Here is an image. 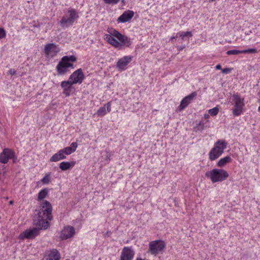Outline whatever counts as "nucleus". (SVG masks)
<instances>
[{"mask_svg":"<svg viewBox=\"0 0 260 260\" xmlns=\"http://www.w3.org/2000/svg\"><path fill=\"white\" fill-rule=\"evenodd\" d=\"M9 204H11V205L12 204H13V201H10Z\"/></svg>","mask_w":260,"mask_h":260,"instance_id":"obj_40","label":"nucleus"},{"mask_svg":"<svg viewBox=\"0 0 260 260\" xmlns=\"http://www.w3.org/2000/svg\"><path fill=\"white\" fill-rule=\"evenodd\" d=\"M232 160V158L229 156H226L223 158H220L217 163V166L219 167H223L226 164L231 162Z\"/></svg>","mask_w":260,"mask_h":260,"instance_id":"obj_23","label":"nucleus"},{"mask_svg":"<svg viewBox=\"0 0 260 260\" xmlns=\"http://www.w3.org/2000/svg\"><path fill=\"white\" fill-rule=\"evenodd\" d=\"M205 176L214 183L225 180L229 177V175L228 172L224 169L215 168L207 172Z\"/></svg>","mask_w":260,"mask_h":260,"instance_id":"obj_4","label":"nucleus"},{"mask_svg":"<svg viewBox=\"0 0 260 260\" xmlns=\"http://www.w3.org/2000/svg\"><path fill=\"white\" fill-rule=\"evenodd\" d=\"M205 128L204 124L200 121L193 127L196 132L202 131Z\"/></svg>","mask_w":260,"mask_h":260,"instance_id":"obj_28","label":"nucleus"},{"mask_svg":"<svg viewBox=\"0 0 260 260\" xmlns=\"http://www.w3.org/2000/svg\"><path fill=\"white\" fill-rule=\"evenodd\" d=\"M75 234V228L71 225L63 227L59 233V238L61 240H67L72 238Z\"/></svg>","mask_w":260,"mask_h":260,"instance_id":"obj_10","label":"nucleus"},{"mask_svg":"<svg viewBox=\"0 0 260 260\" xmlns=\"http://www.w3.org/2000/svg\"><path fill=\"white\" fill-rule=\"evenodd\" d=\"M51 181V174L50 173L46 174L45 176L41 179V182L44 184H48Z\"/></svg>","mask_w":260,"mask_h":260,"instance_id":"obj_26","label":"nucleus"},{"mask_svg":"<svg viewBox=\"0 0 260 260\" xmlns=\"http://www.w3.org/2000/svg\"><path fill=\"white\" fill-rule=\"evenodd\" d=\"M66 156L63 153V151L60 149L57 153H55L50 158V161L51 162H56L60 160L65 159Z\"/></svg>","mask_w":260,"mask_h":260,"instance_id":"obj_21","label":"nucleus"},{"mask_svg":"<svg viewBox=\"0 0 260 260\" xmlns=\"http://www.w3.org/2000/svg\"><path fill=\"white\" fill-rule=\"evenodd\" d=\"M73 83L70 81H63L61 82L60 86L63 89L62 93L66 96H69L75 91V88L73 86Z\"/></svg>","mask_w":260,"mask_h":260,"instance_id":"obj_13","label":"nucleus"},{"mask_svg":"<svg viewBox=\"0 0 260 260\" xmlns=\"http://www.w3.org/2000/svg\"><path fill=\"white\" fill-rule=\"evenodd\" d=\"M258 111L259 112H260V105H259V107H258Z\"/></svg>","mask_w":260,"mask_h":260,"instance_id":"obj_41","label":"nucleus"},{"mask_svg":"<svg viewBox=\"0 0 260 260\" xmlns=\"http://www.w3.org/2000/svg\"><path fill=\"white\" fill-rule=\"evenodd\" d=\"M219 111V109L217 106L208 110V113L212 116H214L217 115Z\"/></svg>","mask_w":260,"mask_h":260,"instance_id":"obj_27","label":"nucleus"},{"mask_svg":"<svg viewBox=\"0 0 260 260\" xmlns=\"http://www.w3.org/2000/svg\"><path fill=\"white\" fill-rule=\"evenodd\" d=\"M78 17L79 15L74 9L69 10L60 20V24L62 26L72 25Z\"/></svg>","mask_w":260,"mask_h":260,"instance_id":"obj_7","label":"nucleus"},{"mask_svg":"<svg viewBox=\"0 0 260 260\" xmlns=\"http://www.w3.org/2000/svg\"><path fill=\"white\" fill-rule=\"evenodd\" d=\"M230 100L234 106L232 111L233 115L234 116L240 115L242 113L245 107L244 98L237 94H235L231 97Z\"/></svg>","mask_w":260,"mask_h":260,"instance_id":"obj_6","label":"nucleus"},{"mask_svg":"<svg viewBox=\"0 0 260 260\" xmlns=\"http://www.w3.org/2000/svg\"><path fill=\"white\" fill-rule=\"evenodd\" d=\"M242 50H239L237 49L230 50L226 52V54L228 55H237L242 53Z\"/></svg>","mask_w":260,"mask_h":260,"instance_id":"obj_29","label":"nucleus"},{"mask_svg":"<svg viewBox=\"0 0 260 260\" xmlns=\"http://www.w3.org/2000/svg\"><path fill=\"white\" fill-rule=\"evenodd\" d=\"M165 247L164 241L155 240L149 243V251L151 254L156 255L162 252Z\"/></svg>","mask_w":260,"mask_h":260,"instance_id":"obj_8","label":"nucleus"},{"mask_svg":"<svg viewBox=\"0 0 260 260\" xmlns=\"http://www.w3.org/2000/svg\"><path fill=\"white\" fill-rule=\"evenodd\" d=\"M37 213L34 217V224L39 226V229L33 228L26 229L21 233L18 239L24 240L25 239H33L39 234V229H47L49 226L48 220L52 219V206L50 203L47 201H43L40 206V209L36 210Z\"/></svg>","mask_w":260,"mask_h":260,"instance_id":"obj_1","label":"nucleus"},{"mask_svg":"<svg viewBox=\"0 0 260 260\" xmlns=\"http://www.w3.org/2000/svg\"><path fill=\"white\" fill-rule=\"evenodd\" d=\"M111 104L110 102H108L107 104L104 105L103 107L100 108L96 112V115L98 116H103L111 111Z\"/></svg>","mask_w":260,"mask_h":260,"instance_id":"obj_18","label":"nucleus"},{"mask_svg":"<svg viewBox=\"0 0 260 260\" xmlns=\"http://www.w3.org/2000/svg\"><path fill=\"white\" fill-rule=\"evenodd\" d=\"M60 254L56 249H53L51 250L49 253L43 260H59Z\"/></svg>","mask_w":260,"mask_h":260,"instance_id":"obj_19","label":"nucleus"},{"mask_svg":"<svg viewBox=\"0 0 260 260\" xmlns=\"http://www.w3.org/2000/svg\"><path fill=\"white\" fill-rule=\"evenodd\" d=\"M105 36V39L115 47L119 48L122 46L129 47L131 45V39L122 35L118 31L113 30Z\"/></svg>","mask_w":260,"mask_h":260,"instance_id":"obj_2","label":"nucleus"},{"mask_svg":"<svg viewBox=\"0 0 260 260\" xmlns=\"http://www.w3.org/2000/svg\"><path fill=\"white\" fill-rule=\"evenodd\" d=\"M215 69L216 70H222L221 68V66L220 64H217L216 66H215Z\"/></svg>","mask_w":260,"mask_h":260,"instance_id":"obj_37","label":"nucleus"},{"mask_svg":"<svg viewBox=\"0 0 260 260\" xmlns=\"http://www.w3.org/2000/svg\"><path fill=\"white\" fill-rule=\"evenodd\" d=\"M232 71V68H225V69H223L221 70L222 73L223 74H225L231 73V72Z\"/></svg>","mask_w":260,"mask_h":260,"instance_id":"obj_33","label":"nucleus"},{"mask_svg":"<svg viewBox=\"0 0 260 260\" xmlns=\"http://www.w3.org/2000/svg\"><path fill=\"white\" fill-rule=\"evenodd\" d=\"M60 51V49L59 46L54 43L46 44L44 48L45 54L51 57L55 56Z\"/></svg>","mask_w":260,"mask_h":260,"instance_id":"obj_11","label":"nucleus"},{"mask_svg":"<svg viewBox=\"0 0 260 260\" xmlns=\"http://www.w3.org/2000/svg\"><path fill=\"white\" fill-rule=\"evenodd\" d=\"M209 115H210L209 113H208V114L205 113L204 115V117L205 119H208L209 118V116H210Z\"/></svg>","mask_w":260,"mask_h":260,"instance_id":"obj_36","label":"nucleus"},{"mask_svg":"<svg viewBox=\"0 0 260 260\" xmlns=\"http://www.w3.org/2000/svg\"><path fill=\"white\" fill-rule=\"evenodd\" d=\"M196 95L197 93L196 92H193L189 95L184 98L180 102V104L178 107V109L180 111H182L186 108Z\"/></svg>","mask_w":260,"mask_h":260,"instance_id":"obj_16","label":"nucleus"},{"mask_svg":"<svg viewBox=\"0 0 260 260\" xmlns=\"http://www.w3.org/2000/svg\"><path fill=\"white\" fill-rule=\"evenodd\" d=\"M5 179V174L0 173V185L4 182Z\"/></svg>","mask_w":260,"mask_h":260,"instance_id":"obj_34","label":"nucleus"},{"mask_svg":"<svg viewBox=\"0 0 260 260\" xmlns=\"http://www.w3.org/2000/svg\"><path fill=\"white\" fill-rule=\"evenodd\" d=\"M8 73H9V74H10L11 75H15L16 74V71L14 69H11L9 71Z\"/></svg>","mask_w":260,"mask_h":260,"instance_id":"obj_35","label":"nucleus"},{"mask_svg":"<svg viewBox=\"0 0 260 260\" xmlns=\"http://www.w3.org/2000/svg\"><path fill=\"white\" fill-rule=\"evenodd\" d=\"M227 147V143L224 140H219L216 142L213 147L209 152V158L213 161L220 156Z\"/></svg>","mask_w":260,"mask_h":260,"instance_id":"obj_5","label":"nucleus"},{"mask_svg":"<svg viewBox=\"0 0 260 260\" xmlns=\"http://www.w3.org/2000/svg\"><path fill=\"white\" fill-rule=\"evenodd\" d=\"M6 35V33L5 30L3 28H0V39L5 38Z\"/></svg>","mask_w":260,"mask_h":260,"instance_id":"obj_32","label":"nucleus"},{"mask_svg":"<svg viewBox=\"0 0 260 260\" xmlns=\"http://www.w3.org/2000/svg\"><path fill=\"white\" fill-rule=\"evenodd\" d=\"M85 76L81 69L74 71L69 77V80L74 84H80L84 79Z\"/></svg>","mask_w":260,"mask_h":260,"instance_id":"obj_9","label":"nucleus"},{"mask_svg":"<svg viewBox=\"0 0 260 260\" xmlns=\"http://www.w3.org/2000/svg\"><path fill=\"white\" fill-rule=\"evenodd\" d=\"M242 53H255L257 52L256 49L255 48H250L248 49H245L242 50Z\"/></svg>","mask_w":260,"mask_h":260,"instance_id":"obj_30","label":"nucleus"},{"mask_svg":"<svg viewBox=\"0 0 260 260\" xmlns=\"http://www.w3.org/2000/svg\"><path fill=\"white\" fill-rule=\"evenodd\" d=\"M76 164L75 161H62L59 164V168L62 171H67L72 168Z\"/></svg>","mask_w":260,"mask_h":260,"instance_id":"obj_22","label":"nucleus"},{"mask_svg":"<svg viewBox=\"0 0 260 260\" xmlns=\"http://www.w3.org/2000/svg\"><path fill=\"white\" fill-rule=\"evenodd\" d=\"M135 255V251L132 247H124L121 253L120 260H132Z\"/></svg>","mask_w":260,"mask_h":260,"instance_id":"obj_14","label":"nucleus"},{"mask_svg":"<svg viewBox=\"0 0 260 260\" xmlns=\"http://www.w3.org/2000/svg\"><path fill=\"white\" fill-rule=\"evenodd\" d=\"M134 12L133 11L127 10L123 13L117 19L118 23H125L128 22L134 16Z\"/></svg>","mask_w":260,"mask_h":260,"instance_id":"obj_17","label":"nucleus"},{"mask_svg":"<svg viewBox=\"0 0 260 260\" xmlns=\"http://www.w3.org/2000/svg\"><path fill=\"white\" fill-rule=\"evenodd\" d=\"M77 147V143L76 142H73L71 143L70 147H65L61 150L63 151V153L66 156V155H70L74 152L76 151Z\"/></svg>","mask_w":260,"mask_h":260,"instance_id":"obj_20","label":"nucleus"},{"mask_svg":"<svg viewBox=\"0 0 260 260\" xmlns=\"http://www.w3.org/2000/svg\"><path fill=\"white\" fill-rule=\"evenodd\" d=\"M177 38V37L176 36V37H174V36H173V37H172L171 38V39H171V40H172L174 39H175V38Z\"/></svg>","mask_w":260,"mask_h":260,"instance_id":"obj_39","label":"nucleus"},{"mask_svg":"<svg viewBox=\"0 0 260 260\" xmlns=\"http://www.w3.org/2000/svg\"><path fill=\"white\" fill-rule=\"evenodd\" d=\"M192 36L191 32L190 31H180L176 34L177 37H181L184 39L185 37L190 38Z\"/></svg>","mask_w":260,"mask_h":260,"instance_id":"obj_25","label":"nucleus"},{"mask_svg":"<svg viewBox=\"0 0 260 260\" xmlns=\"http://www.w3.org/2000/svg\"><path fill=\"white\" fill-rule=\"evenodd\" d=\"M48 192V190L47 188H44L43 189L41 190L38 193V200L40 201L45 199L46 197Z\"/></svg>","mask_w":260,"mask_h":260,"instance_id":"obj_24","label":"nucleus"},{"mask_svg":"<svg viewBox=\"0 0 260 260\" xmlns=\"http://www.w3.org/2000/svg\"><path fill=\"white\" fill-rule=\"evenodd\" d=\"M136 260H146V259H142V258H138V257H137V258H136Z\"/></svg>","mask_w":260,"mask_h":260,"instance_id":"obj_38","label":"nucleus"},{"mask_svg":"<svg viewBox=\"0 0 260 260\" xmlns=\"http://www.w3.org/2000/svg\"><path fill=\"white\" fill-rule=\"evenodd\" d=\"M76 61L77 58L74 55L63 56L56 67L57 74L64 75L71 69H74V63Z\"/></svg>","mask_w":260,"mask_h":260,"instance_id":"obj_3","label":"nucleus"},{"mask_svg":"<svg viewBox=\"0 0 260 260\" xmlns=\"http://www.w3.org/2000/svg\"><path fill=\"white\" fill-rule=\"evenodd\" d=\"M133 56L131 55L124 56L118 59L116 67L119 71H124L127 69L128 64L132 61Z\"/></svg>","mask_w":260,"mask_h":260,"instance_id":"obj_12","label":"nucleus"},{"mask_svg":"<svg viewBox=\"0 0 260 260\" xmlns=\"http://www.w3.org/2000/svg\"><path fill=\"white\" fill-rule=\"evenodd\" d=\"M12 158L14 161H15L14 158V153L13 151L9 149H5L0 155V161L5 164L8 160Z\"/></svg>","mask_w":260,"mask_h":260,"instance_id":"obj_15","label":"nucleus"},{"mask_svg":"<svg viewBox=\"0 0 260 260\" xmlns=\"http://www.w3.org/2000/svg\"><path fill=\"white\" fill-rule=\"evenodd\" d=\"M119 0H104V2L106 4L109 5H115L119 2Z\"/></svg>","mask_w":260,"mask_h":260,"instance_id":"obj_31","label":"nucleus"}]
</instances>
